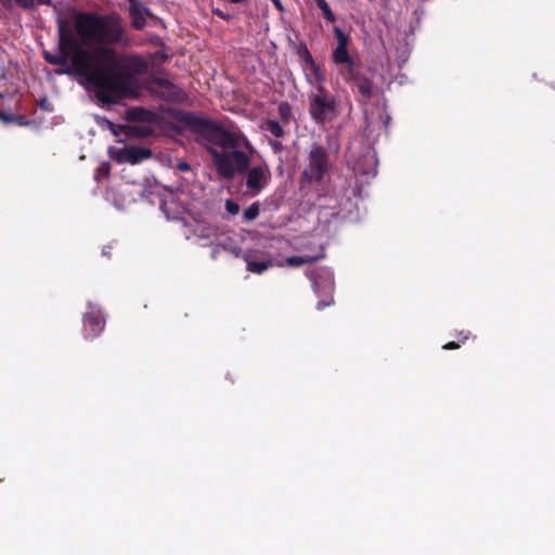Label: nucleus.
<instances>
[{"mask_svg":"<svg viewBox=\"0 0 555 555\" xmlns=\"http://www.w3.org/2000/svg\"><path fill=\"white\" fill-rule=\"evenodd\" d=\"M57 36L59 53L43 51L49 64L70 65L56 69L57 74L82 77L102 104H117L138 94L139 78L147 73L149 63L139 54L114 49V46L130 44L124 20L117 12H75L73 27L66 20L57 21Z\"/></svg>","mask_w":555,"mask_h":555,"instance_id":"obj_1","label":"nucleus"},{"mask_svg":"<svg viewBox=\"0 0 555 555\" xmlns=\"http://www.w3.org/2000/svg\"><path fill=\"white\" fill-rule=\"evenodd\" d=\"M176 119L203 140L208 146L217 175L223 180H232L244 175L245 195H259L271 181V170L266 163L251 165L254 147L240 130H228L221 124L192 112H179Z\"/></svg>","mask_w":555,"mask_h":555,"instance_id":"obj_2","label":"nucleus"},{"mask_svg":"<svg viewBox=\"0 0 555 555\" xmlns=\"http://www.w3.org/2000/svg\"><path fill=\"white\" fill-rule=\"evenodd\" d=\"M309 114L311 119L318 125H324L336 117V100L325 87L319 86L317 92L310 94Z\"/></svg>","mask_w":555,"mask_h":555,"instance_id":"obj_3","label":"nucleus"},{"mask_svg":"<svg viewBox=\"0 0 555 555\" xmlns=\"http://www.w3.org/2000/svg\"><path fill=\"white\" fill-rule=\"evenodd\" d=\"M307 166L302 171V179L309 183L321 182L332 168L327 151L320 144H313L308 153Z\"/></svg>","mask_w":555,"mask_h":555,"instance_id":"obj_4","label":"nucleus"},{"mask_svg":"<svg viewBox=\"0 0 555 555\" xmlns=\"http://www.w3.org/2000/svg\"><path fill=\"white\" fill-rule=\"evenodd\" d=\"M338 75L350 86L353 92H358V102L367 104L374 94V82L362 72L360 64L347 69H338Z\"/></svg>","mask_w":555,"mask_h":555,"instance_id":"obj_5","label":"nucleus"},{"mask_svg":"<svg viewBox=\"0 0 555 555\" xmlns=\"http://www.w3.org/2000/svg\"><path fill=\"white\" fill-rule=\"evenodd\" d=\"M105 327V318L100 308L89 304L88 311L83 315V328L87 337L99 336Z\"/></svg>","mask_w":555,"mask_h":555,"instance_id":"obj_6","label":"nucleus"},{"mask_svg":"<svg viewBox=\"0 0 555 555\" xmlns=\"http://www.w3.org/2000/svg\"><path fill=\"white\" fill-rule=\"evenodd\" d=\"M128 13L131 27L135 30H143L146 27V16H152L151 10L141 0H128Z\"/></svg>","mask_w":555,"mask_h":555,"instance_id":"obj_7","label":"nucleus"},{"mask_svg":"<svg viewBox=\"0 0 555 555\" xmlns=\"http://www.w3.org/2000/svg\"><path fill=\"white\" fill-rule=\"evenodd\" d=\"M153 83L162 89V96L166 101L178 102L184 96V92L168 79L155 77Z\"/></svg>","mask_w":555,"mask_h":555,"instance_id":"obj_8","label":"nucleus"},{"mask_svg":"<svg viewBox=\"0 0 555 555\" xmlns=\"http://www.w3.org/2000/svg\"><path fill=\"white\" fill-rule=\"evenodd\" d=\"M152 156V151L141 146H129L120 151L119 159L130 164H138Z\"/></svg>","mask_w":555,"mask_h":555,"instance_id":"obj_9","label":"nucleus"},{"mask_svg":"<svg viewBox=\"0 0 555 555\" xmlns=\"http://www.w3.org/2000/svg\"><path fill=\"white\" fill-rule=\"evenodd\" d=\"M331 59L335 65L339 66L338 69H347L358 64L350 55L348 47H335L332 51Z\"/></svg>","mask_w":555,"mask_h":555,"instance_id":"obj_10","label":"nucleus"},{"mask_svg":"<svg viewBox=\"0 0 555 555\" xmlns=\"http://www.w3.org/2000/svg\"><path fill=\"white\" fill-rule=\"evenodd\" d=\"M247 270L255 274H261L273 266L272 260H255L248 254H244Z\"/></svg>","mask_w":555,"mask_h":555,"instance_id":"obj_11","label":"nucleus"},{"mask_svg":"<svg viewBox=\"0 0 555 555\" xmlns=\"http://www.w3.org/2000/svg\"><path fill=\"white\" fill-rule=\"evenodd\" d=\"M322 258H324L323 254L317 256H289L285 259V262L289 267H300L307 263L315 262Z\"/></svg>","mask_w":555,"mask_h":555,"instance_id":"obj_12","label":"nucleus"},{"mask_svg":"<svg viewBox=\"0 0 555 555\" xmlns=\"http://www.w3.org/2000/svg\"><path fill=\"white\" fill-rule=\"evenodd\" d=\"M317 7L321 10L323 18L327 23H335L337 21L335 13L332 11L326 0H314Z\"/></svg>","mask_w":555,"mask_h":555,"instance_id":"obj_13","label":"nucleus"},{"mask_svg":"<svg viewBox=\"0 0 555 555\" xmlns=\"http://www.w3.org/2000/svg\"><path fill=\"white\" fill-rule=\"evenodd\" d=\"M263 129L270 132L274 138H283L285 135L282 125L273 119H267L263 124Z\"/></svg>","mask_w":555,"mask_h":555,"instance_id":"obj_14","label":"nucleus"},{"mask_svg":"<svg viewBox=\"0 0 555 555\" xmlns=\"http://www.w3.org/2000/svg\"><path fill=\"white\" fill-rule=\"evenodd\" d=\"M278 114L281 121L284 125H288L293 118V111L291 104L286 101L281 102L278 106Z\"/></svg>","mask_w":555,"mask_h":555,"instance_id":"obj_15","label":"nucleus"},{"mask_svg":"<svg viewBox=\"0 0 555 555\" xmlns=\"http://www.w3.org/2000/svg\"><path fill=\"white\" fill-rule=\"evenodd\" d=\"M17 7L21 9L33 11L37 5H52L51 0H14Z\"/></svg>","mask_w":555,"mask_h":555,"instance_id":"obj_16","label":"nucleus"},{"mask_svg":"<svg viewBox=\"0 0 555 555\" xmlns=\"http://www.w3.org/2000/svg\"><path fill=\"white\" fill-rule=\"evenodd\" d=\"M333 34H334V37L336 38L337 40V46L336 47H349V44L351 43V37L349 34L345 33L343 28H340L339 26H334L333 27Z\"/></svg>","mask_w":555,"mask_h":555,"instance_id":"obj_17","label":"nucleus"},{"mask_svg":"<svg viewBox=\"0 0 555 555\" xmlns=\"http://www.w3.org/2000/svg\"><path fill=\"white\" fill-rule=\"evenodd\" d=\"M297 55L299 56L302 65L306 67H308L310 64H313V62H314V60L306 44H301L297 49Z\"/></svg>","mask_w":555,"mask_h":555,"instance_id":"obj_18","label":"nucleus"},{"mask_svg":"<svg viewBox=\"0 0 555 555\" xmlns=\"http://www.w3.org/2000/svg\"><path fill=\"white\" fill-rule=\"evenodd\" d=\"M259 215V204L253 203L243 212V217L246 221L255 220Z\"/></svg>","mask_w":555,"mask_h":555,"instance_id":"obj_19","label":"nucleus"},{"mask_svg":"<svg viewBox=\"0 0 555 555\" xmlns=\"http://www.w3.org/2000/svg\"><path fill=\"white\" fill-rule=\"evenodd\" d=\"M308 67L310 68L312 75L314 76L315 81L319 82L320 86H322V83L325 81L324 70L315 63V61Z\"/></svg>","mask_w":555,"mask_h":555,"instance_id":"obj_20","label":"nucleus"},{"mask_svg":"<svg viewBox=\"0 0 555 555\" xmlns=\"http://www.w3.org/2000/svg\"><path fill=\"white\" fill-rule=\"evenodd\" d=\"M333 287H334V286H333V284H332V283H331V284H328L330 293H332V292H333ZM332 305H334V298H333V295H332V294H330V296H328V298H327V299H322V300H319V301L317 302V309H318V310H323V309H325L326 307H330V306H332Z\"/></svg>","mask_w":555,"mask_h":555,"instance_id":"obj_21","label":"nucleus"},{"mask_svg":"<svg viewBox=\"0 0 555 555\" xmlns=\"http://www.w3.org/2000/svg\"><path fill=\"white\" fill-rule=\"evenodd\" d=\"M225 209L230 215H236L240 211V205L232 199H227Z\"/></svg>","mask_w":555,"mask_h":555,"instance_id":"obj_22","label":"nucleus"},{"mask_svg":"<svg viewBox=\"0 0 555 555\" xmlns=\"http://www.w3.org/2000/svg\"><path fill=\"white\" fill-rule=\"evenodd\" d=\"M212 14L220 17L221 20L225 21V22H229L232 20V15L228 14V13H224L223 11H221L220 9H214L212 10Z\"/></svg>","mask_w":555,"mask_h":555,"instance_id":"obj_23","label":"nucleus"},{"mask_svg":"<svg viewBox=\"0 0 555 555\" xmlns=\"http://www.w3.org/2000/svg\"><path fill=\"white\" fill-rule=\"evenodd\" d=\"M460 347H461V344L457 340L456 341H449V343H447V344H444L442 346V348L444 350H454V349H459Z\"/></svg>","mask_w":555,"mask_h":555,"instance_id":"obj_24","label":"nucleus"},{"mask_svg":"<svg viewBox=\"0 0 555 555\" xmlns=\"http://www.w3.org/2000/svg\"><path fill=\"white\" fill-rule=\"evenodd\" d=\"M470 336V332L466 331H462L457 334V341H460V344H464Z\"/></svg>","mask_w":555,"mask_h":555,"instance_id":"obj_25","label":"nucleus"},{"mask_svg":"<svg viewBox=\"0 0 555 555\" xmlns=\"http://www.w3.org/2000/svg\"><path fill=\"white\" fill-rule=\"evenodd\" d=\"M270 145L275 153H279L284 149L283 144L279 141H271Z\"/></svg>","mask_w":555,"mask_h":555,"instance_id":"obj_26","label":"nucleus"},{"mask_svg":"<svg viewBox=\"0 0 555 555\" xmlns=\"http://www.w3.org/2000/svg\"><path fill=\"white\" fill-rule=\"evenodd\" d=\"M270 1L273 3V5L275 7V9L279 12L283 13L285 11V8L281 0H270Z\"/></svg>","mask_w":555,"mask_h":555,"instance_id":"obj_27","label":"nucleus"},{"mask_svg":"<svg viewBox=\"0 0 555 555\" xmlns=\"http://www.w3.org/2000/svg\"><path fill=\"white\" fill-rule=\"evenodd\" d=\"M0 119L8 122V121H11L12 120V117L9 116L7 113L0 111Z\"/></svg>","mask_w":555,"mask_h":555,"instance_id":"obj_28","label":"nucleus"},{"mask_svg":"<svg viewBox=\"0 0 555 555\" xmlns=\"http://www.w3.org/2000/svg\"><path fill=\"white\" fill-rule=\"evenodd\" d=\"M178 168H179L180 170H182V171H186V170H190V169H191V167H190V165H189L188 163H180V164H179V166H178Z\"/></svg>","mask_w":555,"mask_h":555,"instance_id":"obj_29","label":"nucleus"},{"mask_svg":"<svg viewBox=\"0 0 555 555\" xmlns=\"http://www.w3.org/2000/svg\"><path fill=\"white\" fill-rule=\"evenodd\" d=\"M111 248H112L111 246H105V247H103V249H102V254H103L104 256H106V257L111 258V255H112V254H111Z\"/></svg>","mask_w":555,"mask_h":555,"instance_id":"obj_30","label":"nucleus"},{"mask_svg":"<svg viewBox=\"0 0 555 555\" xmlns=\"http://www.w3.org/2000/svg\"><path fill=\"white\" fill-rule=\"evenodd\" d=\"M220 248L224 249V246H222V247L217 246L216 248H214V249L211 250V258H212V259H216V258H217V256H218V253H219Z\"/></svg>","mask_w":555,"mask_h":555,"instance_id":"obj_31","label":"nucleus"}]
</instances>
